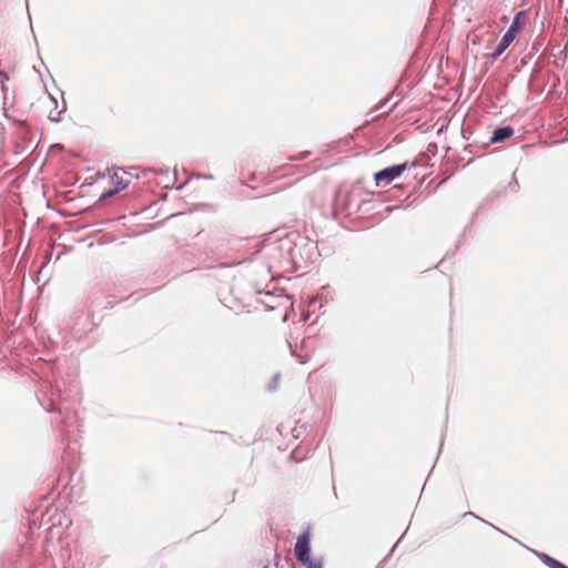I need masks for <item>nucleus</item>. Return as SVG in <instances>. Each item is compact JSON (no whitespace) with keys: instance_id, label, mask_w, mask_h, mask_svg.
Listing matches in <instances>:
<instances>
[{"instance_id":"nucleus-1","label":"nucleus","mask_w":568,"mask_h":568,"mask_svg":"<svg viewBox=\"0 0 568 568\" xmlns=\"http://www.w3.org/2000/svg\"><path fill=\"white\" fill-rule=\"evenodd\" d=\"M310 540L311 534L306 530L297 538L294 547L295 556L306 568H322V559L311 557Z\"/></svg>"},{"instance_id":"nucleus-2","label":"nucleus","mask_w":568,"mask_h":568,"mask_svg":"<svg viewBox=\"0 0 568 568\" xmlns=\"http://www.w3.org/2000/svg\"><path fill=\"white\" fill-rule=\"evenodd\" d=\"M415 166V162H404L398 165L386 168L374 174V180L377 185L381 183H390L396 178L400 176L406 170Z\"/></svg>"},{"instance_id":"nucleus-3","label":"nucleus","mask_w":568,"mask_h":568,"mask_svg":"<svg viewBox=\"0 0 568 568\" xmlns=\"http://www.w3.org/2000/svg\"><path fill=\"white\" fill-rule=\"evenodd\" d=\"M126 175V172H124L123 170H114L113 173L110 175L113 189L108 192H104L102 194V197L112 196L114 193L125 189L129 184V179Z\"/></svg>"},{"instance_id":"nucleus-4","label":"nucleus","mask_w":568,"mask_h":568,"mask_svg":"<svg viewBox=\"0 0 568 568\" xmlns=\"http://www.w3.org/2000/svg\"><path fill=\"white\" fill-rule=\"evenodd\" d=\"M526 24V12L519 11L513 19V22L504 37L509 39L511 42L517 38L518 33L525 28Z\"/></svg>"},{"instance_id":"nucleus-5","label":"nucleus","mask_w":568,"mask_h":568,"mask_svg":"<svg viewBox=\"0 0 568 568\" xmlns=\"http://www.w3.org/2000/svg\"><path fill=\"white\" fill-rule=\"evenodd\" d=\"M114 241H115V236L113 234L98 232L97 234H94L92 236L91 242H89L87 244V246L89 248L93 247V246H102V245L112 244Z\"/></svg>"},{"instance_id":"nucleus-6","label":"nucleus","mask_w":568,"mask_h":568,"mask_svg":"<svg viewBox=\"0 0 568 568\" xmlns=\"http://www.w3.org/2000/svg\"><path fill=\"white\" fill-rule=\"evenodd\" d=\"M513 134H514V129L511 126L497 128L494 131L493 136L490 138V141L493 143H498V142H501V141L510 138Z\"/></svg>"},{"instance_id":"nucleus-7","label":"nucleus","mask_w":568,"mask_h":568,"mask_svg":"<svg viewBox=\"0 0 568 568\" xmlns=\"http://www.w3.org/2000/svg\"><path fill=\"white\" fill-rule=\"evenodd\" d=\"M538 557L549 568H568L566 565H564L562 562L558 561L557 559L550 557L547 554H539Z\"/></svg>"},{"instance_id":"nucleus-8","label":"nucleus","mask_w":568,"mask_h":568,"mask_svg":"<svg viewBox=\"0 0 568 568\" xmlns=\"http://www.w3.org/2000/svg\"><path fill=\"white\" fill-rule=\"evenodd\" d=\"M513 42L507 39L506 37L503 36L500 42L498 43L493 57L494 58H498L499 55H501L505 50Z\"/></svg>"}]
</instances>
